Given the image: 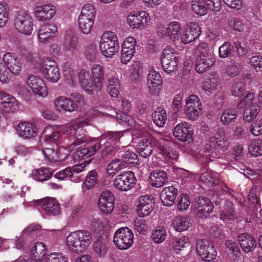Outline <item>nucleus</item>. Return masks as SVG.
<instances>
[{
	"label": "nucleus",
	"mask_w": 262,
	"mask_h": 262,
	"mask_svg": "<svg viewBox=\"0 0 262 262\" xmlns=\"http://www.w3.org/2000/svg\"><path fill=\"white\" fill-rule=\"evenodd\" d=\"M149 179L151 185L156 187L162 186L168 180L167 174L164 171L158 170L150 173Z\"/></svg>",
	"instance_id": "f704fd0d"
},
{
	"label": "nucleus",
	"mask_w": 262,
	"mask_h": 262,
	"mask_svg": "<svg viewBox=\"0 0 262 262\" xmlns=\"http://www.w3.org/2000/svg\"><path fill=\"white\" fill-rule=\"evenodd\" d=\"M177 195V189L173 186H169L163 189L160 197L164 205L171 206L174 204Z\"/></svg>",
	"instance_id": "7c9ffc66"
},
{
	"label": "nucleus",
	"mask_w": 262,
	"mask_h": 262,
	"mask_svg": "<svg viewBox=\"0 0 262 262\" xmlns=\"http://www.w3.org/2000/svg\"><path fill=\"white\" fill-rule=\"evenodd\" d=\"M142 67L139 62H134L130 70V79L134 81H139L141 78Z\"/></svg>",
	"instance_id": "3c124183"
},
{
	"label": "nucleus",
	"mask_w": 262,
	"mask_h": 262,
	"mask_svg": "<svg viewBox=\"0 0 262 262\" xmlns=\"http://www.w3.org/2000/svg\"><path fill=\"white\" fill-rule=\"evenodd\" d=\"M99 48L101 53L106 57H111L119 49V43L116 34L108 31L104 33L99 42Z\"/></svg>",
	"instance_id": "39448f33"
},
{
	"label": "nucleus",
	"mask_w": 262,
	"mask_h": 262,
	"mask_svg": "<svg viewBox=\"0 0 262 262\" xmlns=\"http://www.w3.org/2000/svg\"><path fill=\"white\" fill-rule=\"evenodd\" d=\"M193 205L196 210L197 215L202 219L208 216L213 208V206L209 199L203 196L196 198Z\"/></svg>",
	"instance_id": "f8f14e48"
},
{
	"label": "nucleus",
	"mask_w": 262,
	"mask_h": 262,
	"mask_svg": "<svg viewBox=\"0 0 262 262\" xmlns=\"http://www.w3.org/2000/svg\"><path fill=\"white\" fill-rule=\"evenodd\" d=\"M3 60L9 71L15 76L20 74L23 62L21 59L14 53L8 52L4 55Z\"/></svg>",
	"instance_id": "9b49d317"
},
{
	"label": "nucleus",
	"mask_w": 262,
	"mask_h": 262,
	"mask_svg": "<svg viewBox=\"0 0 262 262\" xmlns=\"http://www.w3.org/2000/svg\"><path fill=\"white\" fill-rule=\"evenodd\" d=\"M195 248L197 253L201 258H205L207 256V255H205V250H208L209 251L208 253L211 257H216V252L214 246L212 244H210L208 240L199 239L196 242Z\"/></svg>",
	"instance_id": "c85d7f7f"
},
{
	"label": "nucleus",
	"mask_w": 262,
	"mask_h": 262,
	"mask_svg": "<svg viewBox=\"0 0 262 262\" xmlns=\"http://www.w3.org/2000/svg\"><path fill=\"white\" fill-rule=\"evenodd\" d=\"M47 252L46 245L38 242L32 247L30 256L35 262H42L45 259Z\"/></svg>",
	"instance_id": "2f4dec72"
},
{
	"label": "nucleus",
	"mask_w": 262,
	"mask_h": 262,
	"mask_svg": "<svg viewBox=\"0 0 262 262\" xmlns=\"http://www.w3.org/2000/svg\"><path fill=\"white\" fill-rule=\"evenodd\" d=\"M11 74L5 63L0 62V82L8 83L11 80Z\"/></svg>",
	"instance_id": "680f3d73"
},
{
	"label": "nucleus",
	"mask_w": 262,
	"mask_h": 262,
	"mask_svg": "<svg viewBox=\"0 0 262 262\" xmlns=\"http://www.w3.org/2000/svg\"><path fill=\"white\" fill-rule=\"evenodd\" d=\"M9 16V8L6 2L0 3V27L5 26L8 22Z\"/></svg>",
	"instance_id": "49530a36"
},
{
	"label": "nucleus",
	"mask_w": 262,
	"mask_h": 262,
	"mask_svg": "<svg viewBox=\"0 0 262 262\" xmlns=\"http://www.w3.org/2000/svg\"><path fill=\"white\" fill-rule=\"evenodd\" d=\"M138 215L142 217L148 215L153 210L154 202L152 196L145 195L140 196L136 205Z\"/></svg>",
	"instance_id": "a211bd4d"
},
{
	"label": "nucleus",
	"mask_w": 262,
	"mask_h": 262,
	"mask_svg": "<svg viewBox=\"0 0 262 262\" xmlns=\"http://www.w3.org/2000/svg\"><path fill=\"white\" fill-rule=\"evenodd\" d=\"M94 21V19L79 17L78 25L82 32L88 34L92 29Z\"/></svg>",
	"instance_id": "ea45409f"
},
{
	"label": "nucleus",
	"mask_w": 262,
	"mask_h": 262,
	"mask_svg": "<svg viewBox=\"0 0 262 262\" xmlns=\"http://www.w3.org/2000/svg\"><path fill=\"white\" fill-rule=\"evenodd\" d=\"M40 205L46 213L51 215L59 214L60 209L54 198H47L40 201Z\"/></svg>",
	"instance_id": "bb28decb"
},
{
	"label": "nucleus",
	"mask_w": 262,
	"mask_h": 262,
	"mask_svg": "<svg viewBox=\"0 0 262 262\" xmlns=\"http://www.w3.org/2000/svg\"><path fill=\"white\" fill-rule=\"evenodd\" d=\"M207 142L210 148L214 147L216 144L221 149L225 150L229 146V143L226 137V133L223 129H219L215 137L209 138Z\"/></svg>",
	"instance_id": "393cba45"
},
{
	"label": "nucleus",
	"mask_w": 262,
	"mask_h": 262,
	"mask_svg": "<svg viewBox=\"0 0 262 262\" xmlns=\"http://www.w3.org/2000/svg\"><path fill=\"white\" fill-rule=\"evenodd\" d=\"M55 13V7L51 5L37 6L34 9L35 17L40 21H45L51 19Z\"/></svg>",
	"instance_id": "4be33fe9"
},
{
	"label": "nucleus",
	"mask_w": 262,
	"mask_h": 262,
	"mask_svg": "<svg viewBox=\"0 0 262 262\" xmlns=\"http://www.w3.org/2000/svg\"><path fill=\"white\" fill-rule=\"evenodd\" d=\"M90 120L86 119L83 120H78L73 123L70 126V130L74 133V136L77 141L74 142L73 144L75 145H80L84 141L82 140L86 136V130L83 127L90 125Z\"/></svg>",
	"instance_id": "2eb2a0df"
},
{
	"label": "nucleus",
	"mask_w": 262,
	"mask_h": 262,
	"mask_svg": "<svg viewBox=\"0 0 262 262\" xmlns=\"http://www.w3.org/2000/svg\"><path fill=\"white\" fill-rule=\"evenodd\" d=\"M200 179L202 182L206 183L209 187H213L219 183V180L215 177V174L210 171L202 173Z\"/></svg>",
	"instance_id": "09e8293b"
},
{
	"label": "nucleus",
	"mask_w": 262,
	"mask_h": 262,
	"mask_svg": "<svg viewBox=\"0 0 262 262\" xmlns=\"http://www.w3.org/2000/svg\"><path fill=\"white\" fill-rule=\"evenodd\" d=\"M14 26L19 33L30 35L33 30V19L28 12L18 11L14 16Z\"/></svg>",
	"instance_id": "423d86ee"
},
{
	"label": "nucleus",
	"mask_w": 262,
	"mask_h": 262,
	"mask_svg": "<svg viewBox=\"0 0 262 262\" xmlns=\"http://www.w3.org/2000/svg\"><path fill=\"white\" fill-rule=\"evenodd\" d=\"M150 18L148 14L144 11L138 13L129 14L127 18L128 25L133 28H139L145 27Z\"/></svg>",
	"instance_id": "aec40b11"
},
{
	"label": "nucleus",
	"mask_w": 262,
	"mask_h": 262,
	"mask_svg": "<svg viewBox=\"0 0 262 262\" xmlns=\"http://www.w3.org/2000/svg\"><path fill=\"white\" fill-rule=\"evenodd\" d=\"M201 34V28L196 23H191L182 37V41L185 44L196 39Z\"/></svg>",
	"instance_id": "c756f323"
},
{
	"label": "nucleus",
	"mask_w": 262,
	"mask_h": 262,
	"mask_svg": "<svg viewBox=\"0 0 262 262\" xmlns=\"http://www.w3.org/2000/svg\"><path fill=\"white\" fill-rule=\"evenodd\" d=\"M92 78L89 72L81 70L78 78L82 89L90 95L101 90L104 77V69L101 65L95 64L91 69Z\"/></svg>",
	"instance_id": "f257e3e1"
},
{
	"label": "nucleus",
	"mask_w": 262,
	"mask_h": 262,
	"mask_svg": "<svg viewBox=\"0 0 262 262\" xmlns=\"http://www.w3.org/2000/svg\"><path fill=\"white\" fill-rule=\"evenodd\" d=\"M237 116V113L234 108H229L226 109L221 117V121L224 125L228 124L231 121L235 119Z\"/></svg>",
	"instance_id": "c03bdc74"
},
{
	"label": "nucleus",
	"mask_w": 262,
	"mask_h": 262,
	"mask_svg": "<svg viewBox=\"0 0 262 262\" xmlns=\"http://www.w3.org/2000/svg\"><path fill=\"white\" fill-rule=\"evenodd\" d=\"M54 106L58 112H72L77 108V105L75 102L70 98L64 96H60L55 99Z\"/></svg>",
	"instance_id": "b1692460"
},
{
	"label": "nucleus",
	"mask_w": 262,
	"mask_h": 262,
	"mask_svg": "<svg viewBox=\"0 0 262 262\" xmlns=\"http://www.w3.org/2000/svg\"><path fill=\"white\" fill-rule=\"evenodd\" d=\"M63 74L67 83L69 84H72L75 76L74 72L72 68L68 63L65 64L63 67Z\"/></svg>",
	"instance_id": "338daca9"
},
{
	"label": "nucleus",
	"mask_w": 262,
	"mask_h": 262,
	"mask_svg": "<svg viewBox=\"0 0 262 262\" xmlns=\"http://www.w3.org/2000/svg\"><path fill=\"white\" fill-rule=\"evenodd\" d=\"M249 153L255 157L262 155V140L252 141L249 146Z\"/></svg>",
	"instance_id": "8fccbe9b"
},
{
	"label": "nucleus",
	"mask_w": 262,
	"mask_h": 262,
	"mask_svg": "<svg viewBox=\"0 0 262 262\" xmlns=\"http://www.w3.org/2000/svg\"><path fill=\"white\" fill-rule=\"evenodd\" d=\"M60 129L58 125H48L43 130L42 138L46 143H52L59 137Z\"/></svg>",
	"instance_id": "473e14b6"
},
{
	"label": "nucleus",
	"mask_w": 262,
	"mask_h": 262,
	"mask_svg": "<svg viewBox=\"0 0 262 262\" xmlns=\"http://www.w3.org/2000/svg\"><path fill=\"white\" fill-rule=\"evenodd\" d=\"M190 204L188 195L187 194H182L178 198L177 208L180 211H185L188 209Z\"/></svg>",
	"instance_id": "13d9d810"
},
{
	"label": "nucleus",
	"mask_w": 262,
	"mask_h": 262,
	"mask_svg": "<svg viewBox=\"0 0 262 262\" xmlns=\"http://www.w3.org/2000/svg\"><path fill=\"white\" fill-rule=\"evenodd\" d=\"M233 205L229 201H225V208L220 215V219L224 221H231L234 219L235 214L233 208Z\"/></svg>",
	"instance_id": "4c0bfd02"
},
{
	"label": "nucleus",
	"mask_w": 262,
	"mask_h": 262,
	"mask_svg": "<svg viewBox=\"0 0 262 262\" xmlns=\"http://www.w3.org/2000/svg\"><path fill=\"white\" fill-rule=\"evenodd\" d=\"M257 114L258 109L256 105L246 106L243 118L245 121L250 122L255 118Z\"/></svg>",
	"instance_id": "5fc2aeb1"
},
{
	"label": "nucleus",
	"mask_w": 262,
	"mask_h": 262,
	"mask_svg": "<svg viewBox=\"0 0 262 262\" xmlns=\"http://www.w3.org/2000/svg\"><path fill=\"white\" fill-rule=\"evenodd\" d=\"M93 241L91 233L85 230L72 232L67 237V245L72 253L79 254L86 250Z\"/></svg>",
	"instance_id": "f03ea898"
},
{
	"label": "nucleus",
	"mask_w": 262,
	"mask_h": 262,
	"mask_svg": "<svg viewBox=\"0 0 262 262\" xmlns=\"http://www.w3.org/2000/svg\"><path fill=\"white\" fill-rule=\"evenodd\" d=\"M134 225L137 231L141 234L147 230L148 225L144 219L136 218L134 220Z\"/></svg>",
	"instance_id": "69168bd1"
},
{
	"label": "nucleus",
	"mask_w": 262,
	"mask_h": 262,
	"mask_svg": "<svg viewBox=\"0 0 262 262\" xmlns=\"http://www.w3.org/2000/svg\"><path fill=\"white\" fill-rule=\"evenodd\" d=\"M121 159L123 161V163L125 164H137L138 162V156L134 152L130 151H126L121 154Z\"/></svg>",
	"instance_id": "6e6d98bb"
},
{
	"label": "nucleus",
	"mask_w": 262,
	"mask_h": 262,
	"mask_svg": "<svg viewBox=\"0 0 262 262\" xmlns=\"http://www.w3.org/2000/svg\"><path fill=\"white\" fill-rule=\"evenodd\" d=\"M95 14L94 7L91 4H87L83 7L79 17L95 19Z\"/></svg>",
	"instance_id": "052dcab7"
},
{
	"label": "nucleus",
	"mask_w": 262,
	"mask_h": 262,
	"mask_svg": "<svg viewBox=\"0 0 262 262\" xmlns=\"http://www.w3.org/2000/svg\"><path fill=\"white\" fill-rule=\"evenodd\" d=\"M179 58L164 60L161 61L163 70L167 73L177 70Z\"/></svg>",
	"instance_id": "de8ad7c7"
},
{
	"label": "nucleus",
	"mask_w": 262,
	"mask_h": 262,
	"mask_svg": "<svg viewBox=\"0 0 262 262\" xmlns=\"http://www.w3.org/2000/svg\"><path fill=\"white\" fill-rule=\"evenodd\" d=\"M21 55L27 61L33 63L34 65L38 63L41 59H39L37 55L33 54L30 51L25 48H23L20 50Z\"/></svg>",
	"instance_id": "bf43d9fd"
},
{
	"label": "nucleus",
	"mask_w": 262,
	"mask_h": 262,
	"mask_svg": "<svg viewBox=\"0 0 262 262\" xmlns=\"http://www.w3.org/2000/svg\"><path fill=\"white\" fill-rule=\"evenodd\" d=\"M167 236L166 229L161 226L157 227L152 231L151 238L157 244L163 243Z\"/></svg>",
	"instance_id": "58836bf2"
},
{
	"label": "nucleus",
	"mask_w": 262,
	"mask_h": 262,
	"mask_svg": "<svg viewBox=\"0 0 262 262\" xmlns=\"http://www.w3.org/2000/svg\"><path fill=\"white\" fill-rule=\"evenodd\" d=\"M157 145V141L152 138H144L137 145V151L140 156L147 158L151 155Z\"/></svg>",
	"instance_id": "a878e982"
},
{
	"label": "nucleus",
	"mask_w": 262,
	"mask_h": 262,
	"mask_svg": "<svg viewBox=\"0 0 262 262\" xmlns=\"http://www.w3.org/2000/svg\"><path fill=\"white\" fill-rule=\"evenodd\" d=\"M238 240L243 251L246 253L253 251L256 247V241L248 233L239 235Z\"/></svg>",
	"instance_id": "cd10ccee"
},
{
	"label": "nucleus",
	"mask_w": 262,
	"mask_h": 262,
	"mask_svg": "<svg viewBox=\"0 0 262 262\" xmlns=\"http://www.w3.org/2000/svg\"><path fill=\"white\" fill-rule=\"evenodd\" d=\"M53 175L52 169L42 167L36 169L32 171L30 176L34 180L38 182H43L49 180Z\"/></svg>",
	"instance_id": "72a5a7b5"
},
{
	"label": "nucleus",
	"mask_w": 262,
	"mask_h": 262,
	"mask_svg": "<svg viewBox=\"0 0 262 262\" xmlns=\"http://www.w3.org/2000/svg\"><path fill=\"white\" fill-rule=\"evenodd\" d=\"M26 84L33 94L41 97H46L48 95V89L44 80L40 77L29 75L26 80Z\"/></svg>",
	"instance_id": "1a4fd4ad"
},
{
	"label": "nucleus",
	"mask_w": 262,
	"mask_h": 262,
	"mask_svg": "<svg viewBox=\"0 0 262 262\" xmlns=\"http://www.w3.org/2000/svg\"><path fill=\"white\" fill-rule=\"evenodd\" d=\"M115 197L110 191H103L99 197L98 206L100 211L105 214H110L114 208Z\"/></svg>",
	"instance_id": "dca6fc26"
},
{
	"label": "nucleus",
	"mask_w": 262,
	"mask_h": 262,
	"mask_svg": "<svg viewBox=\"0 0 262 262\" xmlns=\"http://www.w3.org/2000/svg\"><path fill=\"white\" fill-rule=\"evenodd\" d=\"M181 31L180 24L176 21L171 22L166 28H159L158 30L163 38L169 37L173 40L179 39Z\"/></svg>",
	"instance_id": "412c9836"
},
{
	"label": "nucleus",
	"mask_w": 262,
	"mask_h": 262,
	"mask_svg": "<svg viewBox=\"0 0 262 262\" xmlns=\"http://www.w3.org/2000/svg\"><path fill=\"white\" fill-rule=\"evenodd\" d=\"M249 64L256 71H258L262 69V56L255 55L249 59Z\"/></svg>",
	"instance_id": "774afa93"
},
{
	"label": "nucleus",
	"mask_w": 262,
	"mask_h": 262,
	"mask_svg": "<svg viewBox=\"0 0 262 262\" xmlns=\"http://www.w3.org/2000/svg\"><path fill=\"white\" fill-rule=\"evenodd\" d=\"M179 58L177 51L170 46H167L162 51L161 56V61L164 60H171Z\"/></svg>",
	"instance_id": "864d4df0"
},
{
	"label": "nucleus",
	"mask_w": 262,
	"mask_h": 262,
	"mask_svg": "<svg viewBox=\"0 0 262 262\" xmlns=\"http://www.w3.org/2000/svg\"><path fill=\"white\" fill-rule=\"evenodd\" d=\"M175 229L179 232L187 230L189 226V221L186 217L178 216L173 222Z\"/></svg>",
	"instance_id": "a18cd8bd"
},
{
	"label": "nucleus",
	"mask_w": 262,
	"mask_h": 262,
	"mask_svg": "<svg viewBox=\"0 0 262 262\" xmlns=\"http://www.w3.org/2000/svg\"><path fill=\"white\" fill-rule=\"evenodd\" d=\"M126 166L120 159H114L107 166L106 171L108 175H114Z\"/></svg>",
	"instance_id": "a19ab883"
},
{
	"label": "nucleus",
	"mask_w": 262,
	"mask_h": 262,
	"mask_svg": "<svg viewBox=\"0 0 262 262\" xmlns=\"http://www.w3.org/2000/svg\"><path fill=\"white\" fill-rule=\"evenodd\" d=\"M16 133L23 139H31L37 135V128L35 124L30 122H20L16 126Z\"/></svg>",
	"instance_id": "4468645a"
},
{
	"label": "nucleus",
	"mask_w": 262,
	"mask_h": 262,
	"mask_svg": "<svg viewBox=\"0 0 262 262\" xmlns=\"http://www.w3.org/2000/svg\"><path fill=\"white\" fill-rule=\"evenodd\" d=\"M218 81L215 78L208 79L202 83V88L206 92L212 93L216 90Z\"/></svg>",
	"instance_id": "4d7b16f0"
},
{
	"label": "nucleus",
	"mask_w": 262,
	"mask_h": 262,
	"mask_svg": "<svg viewBox=\"0 0 262 262\" xmlns=\"http://www.w3.org/2000/svg\"><path fill=\"white\" fill-rule=\"evenodd\" d=\"M146 84L148 92L153 96H159L162 88V78L155 70H151L147 76Z\"/></svg>",
	"instance_id": "9d476101"
},
{
	"label": "nucleus",
	"mask_w": 262,
	"mask_h": 262,
	"mask_svg": "<svg viewBox=\"0 0 262 262\" xmlns=\"http://www.w3.org/2000/svg\"><path fill=\"white\" fill-rule=\"evenodd\" d=\"M198 54L196 59L195 70L202 73L208 70L214 64V58L207 43H200L197 47Z\"/></svg>",
	"instance_id": "7ed1b4c3"
},
{
	"label": "nucleus",
	"mask_w": 262,
	"mask_h": 262,
	"mask_svg": "<svg viewBox=\"0 0 262 262\" xmlns=\"http://www.w3.org/2000/svg\"><path fill=\"white\" fill-rule=\"evenodd\" d=\"M232 50L231 45L229 42H225L219 48V56L222 58L228 57L231 54Z\"/></svg>",
	"instance_id": "e2e57ef3"
},
{
	"label": "nucleus",
	"mask_w": 262,
	"mask_h": 262,
	"mask_svg": "<svg viewBox=\"0 0 262 262\" xmlns=\"http://www.w3.org/2000/svg\"><path fill=\"white\" fill-rule=\"evenodd\" d=\"M18 107L16 99L9 94L0 92V109L6 113L13 112Z\"/></svg>",
	"instance_id": "5701e85b"
},
{
	"label": "nucleus",
	"mask_w": 262,
	"mask_h": 262,
	"mask_svg": "<svg viewBox=\"0 0 262 262\" xmlns=\"http://www.w3.org/2000/svg\"><path fill=\"white\" fill-rule=\"evenodd\" d=\"M133 240L134 235L131 230L127 227H124L116 231L113 241L118 248L125 250L132 246Z\"/></svg>",
	"instance_id": "0eeeda50"
},
{
	"label": "nucleus",
	"mask_w": 262,
	"mask_h": 262,
	"mask_svg": "<svg viewBox=\"0 0 262 262\" xmlns=\"http://www.w3.org/2000/svg\"><path fill=\"white\" fill-rule=\"evenodd\" d=\"M58 32L57 25L53 23L41 25L38 31V38L40 43H47Z\"/></svg>",
	"instance_id": "6ab92c4d"
},
{
	"label": "nucleus",
	"mask_w": 262,
	"mask_h": 262,
	"mask_svg": "<svg viewBox=\"0 0 262 262\" xmlns=\"http://www.w3.org/2000/svg\"><path fill=\"white\" fill-rule=\"evenodd\" d=\"M173 134L174 137L178 140L189 143L192 141V138L191 125L186 122L178 124L174 129Z\"/></svg>",
	"instance_id": "f3484780"
},
{
	"label": "nucleus",
	"mask_w": 262,
	"mask_h": 262,
	"mask_svg": "<svg viewBox=\"0 0 262 262\" xmlns=\"http://www.w3.org/2000/svg\"><path fill=\"white\" fill-rule=\"evenodd\" d=\"M136 180L132 171H124L116 176L113 181V185L116 189L126 191L132 188Z\"/></svg>",
	"instance_id": "6e6552de"
},
{
	"label": "nucleus",
	"mask_w": 262,
	"mask_h": 262,
	"mask_svg": "<svg viewBox=\"0 0 262 262\" xmlns=\"http://www.w3.org/2000/svg\"><path fill=\"white\" fill-rule=\"evenodd\" d=\"M115 117L117 120L120 123H126L129 125L132 126L134 124L135 121L133 117L128 115L127 112L117 113L115 112ZM111 116L115 117V115L111 114Z\"/></svg>",
	"instance_id": "603ef678"
},
{
	"label": "nucleus",
	"mask_w": 262,
	"mask_h": 262,
	"mask_svg": "<svg viewBox=\"0 0 262 262\" xmlns=\"http://www.w3.org/2000/svg\"><path fill=\"white\" fill-rule=\"evenodd\" d=\"M35 68L39 69L45 78L52 82H56L60 78V73L57 63L51 58L41 59L35 64Z\"/></svg>",
	"instance_id": "20e7f679"
},
{
	"label": "nucleus",
	"mask_w": 262,
	"mask_h": 262,
	"mask_svg": "<svg viewBox=\"0 0 262 262\" xmlns=\"http://www.w3.org/2000/svg\"><path fill=\"white\" fill-rule=\"evenodd\" d=\"M63 50L66 52L74 54L78 50L77 39L70 34H67L63 44Z\"/></svg>",
	"instance_id": "c9c22d12"
},
{
	"label": "nucleus",
	"mask_w": 262,
	"mask_h": 262,
	"mask_svg": "<svg viewBox=\"0 0 262 262\" xmlns=\"http://www.w3.org/2000/svg\"><path fill=\"white\" fill-rule=\"evenodd\" d=\"M192 9L195 13L203 15L206 13L208 8L200 1L194 0L192 2Z\"/></svg>",
	"instance_id": "0e129e2a"
},
{
	"label": "nucleus",
	"mask_w": 262,
	"mask_h": 262,
	"mask_svg": "<svg viewBox=\"0 0 262 262\" xmlns=\"http://www.w3.org/2000/svg\"><path fill=\"white\" fill-rule=\"evenodd\" d=\"M201 103L198 96H190L186 102L185 113L190 119L194 120L199 116L201 108Z\"/></svg>",
	"instance_id": "ddd939ff"
},
{
	"label": "nucleus",
	"mask_w": 262,
	"mask_h": 262,
	"mask_svg": "<svg viewBox=\"0 0 262 262\" xmlns=\"http://www.w3.org/2000/svg\"><path fill=\"white\" fill-rule=\"evenodd\" d=\"M97 172L95 170L90 171L85 177V181L83 184V188L86 190H90L96 184L97 182Z\"/></svg>",
	"instance_id": "79ce46f5"
},
{
	"label": "nucleus",
	"mask_w": 262,
	"mask_h": 262,
	"mask_svg": "<svg viewBox=\"0 0 262 262\" xmlns=\"http://www.w3.org/2000/svg\"><path fill=\"white\" fill-rule=\"evenodd\" d=\"M246 84L242 81L234 82L231 88V94L236 97L243 96L247 91H246Z\"/></svg>",
	"instance_id": "37998d69"
},
{
	"label": "nucleus",
	"mask_w": 262,
	"mask_h": 262,
	"mask_svg": "<svg viewBox=\"0 0 262 262\" xmlns=\"http://www.w3.org/2000/svg\"><path fill=\"white\" fill-rule=\"evenodd\" d=\"M152 118L157 126H163L167 119L166 110L161 107H158L152 114Z\"/></svg>",
	"instance_id": "e433bc0d"
}]
</instances>
